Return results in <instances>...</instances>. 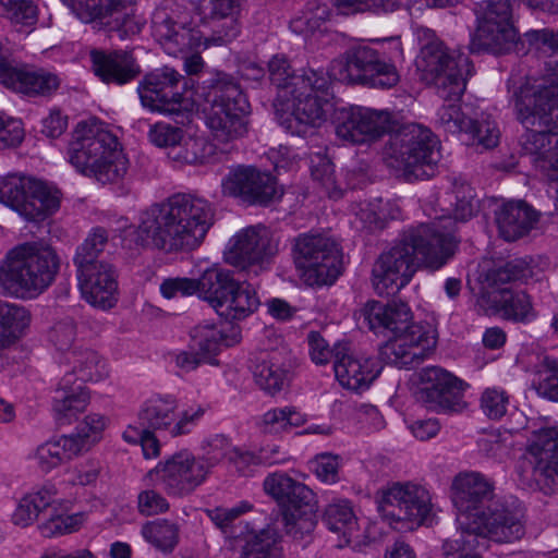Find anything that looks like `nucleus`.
<instances>
[{
  "mask_svg": "<svg viewBox=\"0 0 558 558\" xmlns=\"http://www.w3.org/2000/svg\"><path fill=\"white\" fill-rule=\"evenodd\" d=\"M487 299L496 312L515 322H529L535 317L531 299L524 291L501 289L488 292Z\"/></svg>",
  "mask_w": 558,
  "mask_h": 558,
  "instance_id": "obj_39",
  "label": "nucleus"
},
{
  "mask_svg": "<svg viewBox=\"0 0 558 558\" xmlns=\"http://www.w3.org/2000/svg\"><path fill=\"white\" fill-rule=\"evenodd\" d=\"M513 98L518 120L526 129L520 137L522 153L545 180L558 182V82L527 78Z\"/></svg>",
  "mask_w": 558,
  "mask_h": 558,
  "instance_id": "obj_2",
  "label": "nucleus"
},
{
  "mask_svg": "<svg viewBox=\"0 0 558 558\" xmlns=\"http://www.w3.org/2000/svg\"><path fill=\"white\" fill-rule=\"evenodd\" d=\"M535 276L534 267L525 258H514L502 266L489 269L486 281L489 286H498L510 281L527 282Z\"/></svg>",
  "mask_w": 558,
  "mask_h": 558,
  "instance_id": "obj_48",
  "label": "nucleus"
},
{
  "mask_svg": "<svg viewBox=\"0 0 558 558\" xmlns=\"http://www.w3.org/2000/svg\"><path fill=\"white\" fill-rule=\"evenodd\" d=\"M536 221V213L522 201L508 202L496 213L499 233L506 241H515L526 235Z\"/></svg>",
  "mask_w": 558,
  "mask_h": 558,
  "instance_id": "obj_34",
  "label": "nucleus"
},
{
  "mask_svg": "<svg viewBox=\"0 0 558 558\" xmlns=\"http://www.w3.org/2000/svg\"><path fill=\"white\" fill-rule=\"evenodd\" d=\"M292 256L303 281L311 286L332 284L342 272L338 243L319 233H302L293 240Z\"/></svg>",
  "mask_w": 558,
  "mask_h": 558,
  "instance_id": "obj_10",
  "label": "nucleus"
},
{
  "mask_svg": "<svg viewBox=\"0 0 558 558\" xmlns=\"http://www.w3.org/2000/svg\"><path fill=\"white\" fill-rule=\"evenodd\" d=\"M330 81L360 84L373 88H391L400 81L395 63L377 50L367 46L349 48L339 59L331 62Z\"/></svg>",
  "mask_w": 558,
  "mask_h": 558,
  "instance_id": "obj_9",
  "label": "nucleus"
},
{
  "mask_svg": "<svg viewBox=\"0 0 558 558\" xmlns=\"http://www.w3.org/2000/svg\"><path fill=\"white\" fill-rule=\"evenodd\" d=\"M197 294L207 301L216 310L228 293L235 288L236 280L230 270L218 266H211L195 279Z\"/></svg>",
  "mask_w": 558,
  "mask_h": 558,
  "instance_id": "obj_38",
  "label": "nucleus"
},
{
  "mask_svg": "<svg viewBox=\"0 0 558 558\" xmlns=\"http://www.w3.org/2000/svg\"><path fill=\"white\" fill-rule=\"evenodd\" d=\"M255 383L265 391L274 395L284 385L286 371L271 359L260 360L253 369Z\"/></svg>",
  "mask_w": 558,
  "mask_h": 558,
  "instance_id": "obj_57",
  "label": "nucleus"
},
{
  "mask_svg": "<svg viewBox=\"0 0 558 558\" xmlns=\"http://www.w3.org/2000/svg\"><path fill=\"white\" fill-rule=\"evenodd\" d=\"M434 330L422 325H412L405 332L392 335L380 348V357L399 368L420 364L436 347Z\"/></svg>",
  "mask_w": 558,
  "mask_h": 558,
  "instance_id": "obj_22",
  "label": "nucleus"
},
{
  "mask_svg": "<svg viewBox=\"0 0 558 558\" xmlns=\"http://www.w3.org/2000/svg\"><path fill=\"white\" fill-rule=\"evenodd\" d=\"M68 159L77 172L102 184L119 182L129 169L118 137L97 120L77 123L69 143Z\"/></svg>",
  "mask_w": 558,
  "mask_h": 558,
  "instance_id": "obj_5",
  "label": "nucleus"
},
{
  "mask_svg": "<svg viewBox=\"0 0 558 558\" xmlns=\"http://www.w3.org/2000/svg\"><path fill=\"white\" fill-rule=\"evenodd\" d=\"M63 363L71 368L65 374H73L76 384L99 381L107 376L101 359L90 349L75 348L64 356Z\"/></svg>",
  "mask_w": 558,
  "mask_h": 558,
  "instance_id": "obj_40",
  "label": "nucleus"
},
{
  "mask_svg": "<svg viewBox=\"0 0 558 558\" xmlns=\"http://www.w3.org/2000/svg\"><path fill=\"white\" fill-rule=\"evenodd\" d=\"M0 83L29 97H48L59 88L61 81L57 74L44 69H32L0 59Z\"/></svg>",
  "mask_w": 558,
  "mask_h": 558,
  "instance_id": "obj_25",
  "label": "nucleus"
},
{
  "mask_svg": "<svg viewBox=\"0 0 558 558\" xmlns=\"http://www.w3.org/2000/svg\"><path fill=\"white\" fill-rule=\"evenodd\" d=\"M324 521L328 529L351 535L356 527V517L349 500L338 499L330 502L324 514Z\"/></svg>",
  "mask_w": 558,
  "mask_h": 558,
  "instance_id": "obj_49",
  "label": "nucleus"
},
{
  "mask_svg": "<svg viewBox=\"0 0 558 558\" xmlns=\"http://www.w3.org/2000/svg\"><path fill=\"white\" fill-rule=\"evenodd\" d=\"M333 3L342 14L366 11L387 13L398 9L400 0H333Z\"/></svg>",
  "mask_w": 558,
  "mask_h": 558,
  "instance_id": "obj_59",
  "label": "nucleus"
},
{
  "mask_svg": "<svg viewBox=\"0 0 558 558\" xmlns=\"http://www.w3.org/2000/svg\"><path fill=\"white\" fill-rule=\"evenodd\" d=\"M259 305L256 292L250 284L235 282V288L228 293L218 307L217 314L227 320H241L254 313Z\"/></svg>",
  "mask_w": 558,
  "mask_h": 558,
  "instance_id": "obj_41",
  "label": "nucleus"
},
{
  "mask_svg": "<svg viewBox=\"0 0 558 558\" xmlns=\"http://www.w3.org/2000/svg\"><path fill=\"white\" fill-rule=\"evenodd\" d=\"M383 369L376 357L355 355L348 348L336 355L333 371L336 378L344 388L363 391L378 377Z\"/></svg>",
  "mask_w": 558,
  "mask_h": 558,
  "instance_id": "obj_29",
  "label": "nucleus"
},
{
  "mask_svg": "<svg viewBox=\"0 0 558 558\" xmlns=\"http://www.w3.org/2000/svg\"><path fill=\"white\" fill-rule=\"evenodd\" d=\"M60 257L43 242L31 241L15 245L0 264V287L10 295L35 299L56 280Z\"/></svg>",
  "mask_w": 558,
  "mask_h": 558,
  "instance_id": "obj_6",
  "label": "nucleus"
},
{
  "mask_svg": "<svg viewBox=\"0 0 558 558\" xmlns=\"http://www.w3.org/2000/svg\"><path fill=\"white\" fill-rule=\"evenodd\" d=\"M453 255L449 234L438 233L437 225L418 226L383 252L372 269V283L378 295H392L404 288L422 263L437 270Z\"/></svg>",
  "mask_w": 558,
  "mask_h": 558,
  "instance_id": "obj_4",
  "label": "nucleus"
},
{
  "mask_svg": "<svg viewBox=\"0 0 558 558\" xmlns=\"http://www.w3.org/2000/svg\"><path fill=\"white\" fill-rule=\"evenodd\" d=\"M232 449L231 444L225 436L216 435L206 441L204 456L196 459L205 462L208 473L211 468L217 465L225 458L229 460Z\"/></svg>",
  "mask_w": 558,
  "mask_h": 558,
  "instance_id": "obj_64",
  "label": "nucleus"
},
{
  "mask_svg": "<svg viewBox=\"0 0 558 558\" xmlns=\"http://www.w3.org/2000/svg\"><path fill=\"white\" fill-rule=\"evenodd\" d=\"M86 520L84 512L71 514L52 513L39 524V531L45 537H58L77 532Z\"/></svg>",
  "mask_w": 558,
  "mask_h": 558,
  "instance_id": "obj_56",
  "label": "nucleus"
},
{
  "mask_svg": "<svg viewBox=\"0 0 558 558\" xmlns=\"http://www.w3.org/2000/svg\"><path fill=\"white\" fill-rule=\"evenodd\" d=\"M197 294L207 301L216 310L228 293L235 288L236 280L230 270L218 266H211L195 279Z\"/></svg>",
  "mask_w": 558,
  "mask_h": 558,
  "instance_id": "obj_37",
  "label": "nucleus"
},
{
  "mask_svg": "<svg viewBox=\"0 0 558 558\" xmlns=\"http://www.w3.org/2000/svg\"><path fill=\"white\" fill-rule=\"evenodd\" d=\"M84 23L109 33L116 32L120 39L138 34L144 22L123 11L122 0H60Z\"/></svg>",
  "mask_w": 558,
  "mask_h": 558,
  "instance_id": "obj_16",
  "label": "nucleus"
},
{
  "mask_svg": "<svg viewBox=\"0 0 558 558\" xmlns=\"http://www.w3.org/2000/svg\"><path fill=\"white\" fill-rule=\"evenodd\" d=\"M421 78L435 87L444 104L436 113V125L451 134L465 133L472 138V144L485 149L494 148L499 143L500 131L492 123L483 124L486 135H478L472 118L468 117L457 104L465 90L468 76L472 73V63L465 53L449 51L440 41H430L421 49L416 61Z\"/></svg>",
  "mask_w": 558,
  "mask_h": 558,
  "instance_id": "obj_1",
  "label": "nucleus"
},
{
  "mask_svg": "<svg viewBox=\"0 0 558 558\" xmlns=\"http://www.w3.org/2000/svg\"><path fill=\"white\" fill-rule=\"evenodd\" d=\"M316 502L300 509L284 510L282 513L283 529L295 541L310 536L316 526Z\"/></svg>",
  "mask_w": 558,
  "mask_h": 558,
  "instance_id": "obj_46",
  "label": "nucleus"
},
{
  "mask_svg": "<svg viewBox=\"0 0 558 558\" xmlns=\"http://www.w3.org/2000/svg\"><path fill=\"white\" fill-rule=\"evenodd\" d=\"M264 492L286 510L315 504V493L305 484L295 481L283 472L267 475L263 482Z\"/></svg>",
  "mask_w": 558,
  "mask_h": 558,
  "instance_id": "obj_30",
  "label": "nucleus"
},
{
  "mask_svg": "<svg viewBox=\"0 0 558 558\" xmlns=\"http://www.w3.org/2000/svg\"><path fill=\"white\" fill-rule=\"evenodd\" d=\"M539 397L558 402V361L544 357L532 380Z\"/></svg>",
  "mask_w": 558,
  "mask_h": 558,
  "instance_id": "obj_52",
  "label": "nucleus"
},
{
  "mask_svg": "<svg viewBox=\"0 0 558 558\" xmlns=\"http://www.w3.org/2000/svg\"><path fill=\"white\" fill-rule=\"evenodd\" d=\"M153 34L171 56L197 50L203 44L202 33L172 20L166 9L158 8L153 14Z\"/></svg>",
  "mask_w": 558,
  "mask_h": 558,
  "instance_id": "obj_27",
  "label": "nucleus"
},
{
  "mask_svg": "<svg viewBox=\"0 0 558 558\" xmlns=\"http://www.w3.org/2000/svg\"><path fill=\"white\" fill-rule=\"evenodd\" d=\"M513 0H482L475 7L477 27L472 40L473 49L502 53L517 40L513 26Z\"/></svg>",
  "mask_w": 558,
  "mask_h": 558,
  "instance_id": "obj_13",
  "label": "nucleus"
},
{
  "mask_svg": "<svg viewBox=\"0 0 558 558\" xmlns=\"http://www.w3.org/2000/svg\"><path fill=\"white\" fill-rule=\"evenodd\" d=\"M191 338L192 348L197 349L203 355L215 354L221 345L229 347L233 343L215 324L208 323L196 326L192 330Z\"/></svg>",
  "mask_w": 558,
  "mask_h": 558,
  "instance_id": "obj_53",
  "label": "nucleus"
},
{
  "mask_svg": "<svg viewBox=\"0 0 558 558\" xmlns=\"http://www.w3.org/2000/svg\"><path fill=\"white\" fill-rule=\"evenodd\" d=\"M3 14L13 23L26 26L37 21V7L32 0H0Z\"/></svg>",
  "mask_w": 558,
  "mask_h": 558,
  "instance_id": "obj_60",
  "label": "nucleus"
},
{
  "mask_svg": "<svg viewBox=\"0 0 558 558\" xmlns=\"http://www.w3.org/2000/svg\"><path fill=\"white\" fill-rule=\"evenodd\" d=\"M253 506L248 501H240L233 507H215L207 509L209 520L225 534L232 536L234 522L244 513L251 511Z\"/></svg>",
  "mask_w": 558,
  "mask_h": 558,
  "instance_id": "obj_58",
  "label": "nucleus"
},
{
  "mask_svg": "<svg viewBox=\"0 0 558 558\" xmlns=\"http://www.w3.org/2000/svg\"><path fill=\"white\" fill-rule=\"evenodd\" d=\"M306 415L294 407L275 408L265 412L258 426L267 434H279L288 432L293 427H300L306 423Z\"/></svg>",
  "mask_w": 558,
  "mask_h": 558,
  "instance_id": "obj_44",
  "label": "nucleus"
},
{
  "mask_svg": "<svg viewBox=\"0 0 558 558\" xmlns=\"http://www.w3.org/2000/svg\"><path fill=\"white\" fill-rule=\"evenodd\" d=\"M182 78L168 66L148 73L137 87L142 105L150 111L172 116L189 110L190 101L178 88Z\"/></svg>",
  "mask_w": 558,
  "mask_h": 558,
  "instance_id": "obj_19",
  "label": "nucleus"
},
{
  "mask_svg": "<svg viewBox=\"0 0 558 558\" xmlns=\"http://www.w3.org/2000/svg\"><path fill=\"white\" fill-rule=\"evenodd\" d=\"M421 387L416 398L437 413H459L466 408L463 399L466 384L439 366H426L417 373Z\"/></svg>",
  "mask_w": 558,
  "mask_h": 558,
  "instance_id": "obj_14",
  "label": "nucleus"
},
{
  "mask_svg": "<svg viewBox=\"0 0 558 558\" xmlns=\"http://www.w3.org/2000/svg\"><path fill=\"white\" fill-rule=\"evenodd\" d=\"M509 404V397L502 389L487 388L481 397V409L490 420L501 418Z\"/></svg>",
  "mask_w": 558,
  "mask_h": 558,
  "instance_id": "obj_63",
  "label": "nucleus"
},
{
  "mask_svg": "<svg viewBox=\"0 0 558 558\" xmlns=\"http://www.w3.org/2000/svg\"><path fill=\"white\" fill-rule=\"evenodd\" d=\"M90 57L95 74L106 83L122 85L134 80L141 72L133 56L126 51H92Z\"/></svg>",
  "mask_w": 558,
  "mask_h": 558,
  "instance_id": "obj_32",
  "label": "nucleus"
},
{
  "mask_svg": "<svg viewBox=\"0 0 558 558\" xmlns=\"http://www.w3.org/2000/svg\"><path fill=\"white\" fill-rule=\"evenodd\" d=\"M148 138L155 146L171 150L182 141L183 130L166 122H157L150 125Z\"/></svg>",
  "mask_w": 558,
  "mask_h": 558,
  "instance_id": "obj_62",
  "label": "nucleus"
},
{
  "mask_svg": "<svg viewBox=\"0 0 558 558\" xmlns=\"http://www.w3.org/2000/svg\"><path fill=\"white\" fill-rule=\"evenodd\" d=\"M89 401V393L82 384L73 380V374H65L53 397V411L61 423H69L83 412Z\"/></svg>",
  "mask_w": 558,
  "mask_h": 558,
  "instance_id": "obj_35",
  "label": "nucleus"
},
{
  "mask_svg": "<svg viewBox=\"0 0 558 558\" xmlns=\"http://www.w3.org/2000/svg\"><path fill=\"white\" fill-rule=\"evenodd\" d=\"M268 73L270 82L277 87L278 96L277 99L286 100L289 99L292 89V83L295 77H300L294 73L289 59L284 54H275L268 62Z\"/></svg>",
  "mask_w": 558,
  "mask_h": 558,
  "instance_id": "obj_54",
  "label": "nucleus"
},
{
  "mask_svg": "<svg viewBox=\"0 0 558 558\" xmlns=\"http://www.w3.org/2000/svg\"><path fill=\"white\" fill-rule=\"evenodd\" d=\"M214 154V145L203 137L187 136L169 151V157L180 163L202 165Z\"/></svg>",
  "mask_w": 558,
  "mask_h": 558,
  "instance_id": "obj_45",
  "label": "nucleus"
},
{
  "mask_svg": "<svg viewBox=\"0 0 558 558\" xmlns=\"http://www.w3.org/2000/svg\"><path fill=\"white\" fill-rule=\"evenodd\" d=\"M204 109L206 125L220 143L233 142L247 132L248 102L239 83L229 74L217 73L211 80Z\"/></svg>",
  "mask_w": 558,
  "mask_h": 558,
  "instance_id": "obj_8",
  "label": "nucleus"
},
{
  "mask_svg": "<svg viewBox=\"0 0 558 558\" xmlns=\"http://www.w3.org/2000/svg\"><path fill=\"white\" fill-rule=\"evenodd\" d=\"M215 220V208L205 198L178 193L146 209L137 228L142 245L166 253L187 252L198 247Z\"/></svg>",
  "mask_w": 558,
  "mask_h": 558,
  "instance_id": "obj_3",
  "label": "nucleus"
},
{
  "mask_svg": "<svg viewBox=\"0 0 558 558\" xmlns=\"http://www.w3.org/2000/svg\"><path fill=\"white\" fill-rule=\"evenodd\" d=\"M530 453L535 481L551 493L558 492V427L541 429Z\"/></svg>",
  "mask_w": 558,
  "mask_h": 558,
  "instance_id": "obj_28",
  "label": "nucleus"
},
{
  "mask_svg": "<svg viewBox=\"0 0 558 558\" xmlns=\"http://www.w3.org/2000/svg\"><path fill=\"white\" fill-rule=\"evenodd\" d=\"M148 475L162 487L169 496L191 494L207 477V465L187 451H180L149 471Z\"/></svg>",
  "mask_w": 558,
  "mask_h": 558,
  "instance_id": "obj_20",
  "label": "nucleus"
},
{
  "mask_svg": "<svg viewBox=\"0 0 558 558\" xmlns=\"http://www.w3.org/2000/svg\"><path fill=\"white\" fill-rule=\"evenodd\" d=\"M279 251V239L265 226L248 227L234 236L228 260L248 277L266 270Z\"/></svg>",
  "mask_w": 558,
  "mask_h": 558,
  "instance_id": "obj_17",
  "label": "nucleus"
},
{
  "mask_svg": "<svg viewBox=\"0 0 558 558\" xmlns=\"http://www.w3.org/2000/svg\"><path fill=\"white\" fill-rule=\"evenodd\" d=\"M362 315L369 329L374 331L384 329L397 335L408 331L413 325L410 307L401 301H391L386 305L378 302L368 303Z\"/></svg>",
  "mask_w": 558,
  "mask_h": 558,
  "instance_id": "obj_31",
  "label": "nucleus"
},
{
  "mask_svg": "<svg viewBox=\"0 0 558 558\" xmlns=\"http://www.w3.org/2000/svg\"><path fill=\"white\" fill-rule=\"evenodd\" d=\"M243 558H282L280 537L275 530H263L247 541Z\"/></svg>",
  "mask_w": 558,
  "mask_h": 558,
  "instance_id": "obj_50",
  "label": "nucleus"
},
{
  "mask_svg": "<svg viewBox=\"0 0 558 558\" xmlns=\"http://www.w3.org/2000/svg\"><path fill=\"white\" fill-rule=\"evenodd\" d=\"M83 298L93 306L111 308L117 303L118 283L110 264L76 266Z\"/></svg>",
  "mask_w": 558,
  "mask_h": 558,
  "instance_id": "obj_26",
  "label": "nucleus"
},
{
  "mask_svg": "<svg viewBox=\"0 0 558 558\" xmlns=\"http://www.w3.org/2000/svg\"><path fill=\"white\" fill-rule=\"evenodd\" d=\"M494 483L478 472L458 474L451 485L452 502L458 511V530L465 531L497 499Z\"/></svg>",
  "mask_w": 558,
  "mask_h": 558,
  "instance_id": "obj_15",
  "label": "nucleus"
},
{
  "mask_svg": "<svg viewBox=\"0 0 558 558\" xmlns=\"http://www.w3.org/2000/svg\"><path fill=\"white\" fill-rule=\"evenodd\" d=\"M390 130V114L364 107L339 110L336 134L352 144H363L380 137Z\"/></svg>",
  "mask_w": 558,
  "mask_h": 558,
  "instance_id": "obj_24",
  "label": "nucleus"
},
{
  "mask_svg": "<svg viewBox=\"0 0 558 558\" xmlns=\"http://www.w3.org/2000/svg\"><path fill=\"white\" fill-rule=\"evenodd\" d=\"M221 187L223 195L239 197L251 205H267L280 195L276 178L252 166L230 169Z\"/></svg>",
  "mask_w": 558,
  "mask_h": 558,
  "instance_id": "obj_21",
  "label": "nucleus"
},
{
  "mask_svg": "<svg viewBox=\"0 0 558 558\" xmlns=\"http://www.w3.org/2000/svg\"><path fill=\"white\" fill-rule=\"evenodd\" d=\"M484 544L477 536L466 531L458 530L457 534L446 539L441 546L442 558H482L480 548Z\"/></svg>",
  "mask_w": 558,
  "mask_h": 558,
  "instance_id": "obj_51",
  "label": "nucleus"
},
{
  "mask_svg": "<svg viewBox=\"0 0 558 558\" xmlns=\"http://www.w3.org/2000/svg\"><path fill=\"white\" fill-rule=\"evenodd\" d=\"M289 99L280 100L286 110L291 111L293 120L300 124L318 126L326 120L329 110L330 76L323 70H303L292 83Z\"/></svg>",
  "mask_w": 558,
  "mask_h": 558,
  "instance_id": "obj_12",
  "label": "nucleus"
},
{
  "mask_svg": "<svg viewBox=\"0 0 558 558\" xmlns=\"http://www.w3.org/2000/svg\"><path fill=\"white\" fill-rule=\"evenodd\" d=\"M474 534L485 545V539L497 543L518 541L525 534L523 512L496 500L476 521L465 530Z\"/></svg>",
  "mask_w": 558,
  "mask_h": 558,
  "instance_id": "obj_23",
  "label": "nucleus"
},
{
  "mask_svg": "<svg viewBox=\"0 0 558 558\" xmlns=\"http://www.w3.org/2000/svg\"><path fill=\"white\" fill-rule=\"evenodd\" d=\"M141 534L156 549L171 553L179 543L180 526L173 521L157 519L146 522L141 529Z\"/></svg>",
  "mask_w": 558,
  "mask_h": 558,
  "instance_id": "obj_42",
  "label": "nucleus"
},
{
  "mask_svg": "<svg viewBox=\"0 0 558 558\" xmlns=\"http://www.w3.org/2000/svg\"><path fill=\"white\" fill-rule=\"evenodd\" d=\"M530 39L537 47L545 68L551 76L558 75V33L549 28L533 31Z\"/></svg>",
  "mask_w": 558,
  "mask_h": 558,
  "instance_id": "obj_55",
  "label": "nucleus"
},
{
  "mask_svg": "<svg viewBox=\"0 0 558 558\" xmlns=\"http://www.w3.org/2000/svg\"><path fill=\"white\" fill-rule=\"evenodd\" d=\"M0 203L25 220L39 222L59 209L60 193L34 178L13 174L0 181Z\"/></svg>",
  "mask_w": 558,
  "mask_h": 558,
  "instance_id": "obj_11",
  "label": "nucleus"
},
{
  "mask_svg": "<svg viewBox=\"0 0 558 558\" xmlns=\"http://www.w3.org/2000/svg\"><path fill=\"white\" fill-rule=\"evenodd\" d=\"M83 451V445L78 437L61 436L39 445L31 454L36 466L43 473H49L53 469L65 464Z\"/></svg>",
  "mask_w": 558,
  "mask_h": 558,
  "instance_id": "obj_33",
  "label": "nucleus"
},
{
  "mask_svg": "<svg viewBox=\"0 0 558 558\" xmlns=\"http://www.w3.org/2000/svg\"><path fill=\"white\" fill-rule=\"evenodd\" d=\"M307 342L311 359L317 365H325L330 361L335 362L337 353L345 350V347L341 344L330 347L318 331H311L307 335Z\"/></svg>",
  "mask_w": 558,
  "mask_h": 558,
  "instance_id": "obj_61",
  "label": "nucleus"
},
{
  "mask_svg": "<svg viewBox=\"0 0 558 558\" xmlns=\"http://www.w3.org/2000/svg\"><path fill=\"white\" fill-rule=\"evenodd\" d=\"M438 141L423 125L410 123L389 134L383 158L407 181L428 179L439 160Z\"/></svg>",
  "mask_w": 558,
  "mask_h": 558,
  "instance_id": "obj_7",
  "label": "nucleus"
},
{
  "mask_svg": "<svg viewBox=\"0 0 558 558\" xmlns=\"http://www.w3.org/2000/svg\"><path fill=\"white\" fill-rule=\"evenodd\" d=\"M177 400L171 396H153L138 411V425L149 430H169L175 424Z\"/></svg>",
  "mask_w": 558,
  "mask_h": 558,
  "instance_id": "obj_36",
  "label": "nucleus"
},
{
  "mask_svg": "<svg viewBox=\"0 0 558 558\" xmlns=\"http://www.w3.org/2000/svg\"><path fill=\"white\" fill-rule=\"evenodd\" d=\"M381 515L391 521H407L412 525L424 523L430 512V497L421 485L393 483L377 499Z\"/></svg>",
  "mask_w": 558,
  "mask_h": 558,
  "instance_id": "obj_18",
  "label": "nucleus"
},
{
  "mask_svg": "<svg viewBox=\"0 0 558 558\" xmlns=\"http://www.w3.org/2000/svg\"><path fill=\"white\" fill-rule=\"evenodd\" d=\"M109 241V232L104 227H94L77 246L73 258L75 266L102 265L105 262L98 260Z\"/></svg>",
  "mask_w": 558,
  "mask_h": 558,
  "instance_id": "obj_47",
  "label": "nucleus"
},
{
  "mask_svg": "<svg viewBox=\"0 0 558 558\" xmlns=\"http://www.w3.org/2000/svg\"><path fill=\"white\" fill-rule=\"evenodd\" d=\"M476 209L477 202L471 194V189L469 186L462 185L461 189L458 190L456 194V206L453 209V217H440L437 220L430 223H424L423 226H433L436 223L438 228V233L449 234L452 238L454 250L457 246V242L454 240V236L452 235L454 222L469 220L471 217H473Z\"/></svg>",
  "mask_w": 558,
  "mask_h": 558,
  "instance_id": "obj_43",
  "label": "nucleus"
}]
</instances>
